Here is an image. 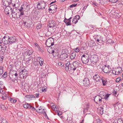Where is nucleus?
<instances>
[{
  "mask_svg": "<svg viewBox=\"0 0 123 123\" xmlns=\"http://www.w3.org/2000/svg\"><path fill=\"white\" fill-rule=\"evenodd\" d=\"M47 5V4L44 1L39 2L37 5V8L38 9H43L45 8V7Z\"/></svg>",
  "mask_w": 123,
  "mask_h": 123,
  "instance_id": "39448f33",
  "label": "nucleus"
},
{
  "mask_svg": "<svg viewBox=\"0 0 123 123\" xmlns=\"http://www.w3.org/2000/svg\"><path fill=\"white\" fill-rule=\"evenodd\" d=\"M11 12L12 13V16L14 18H19L21 16L19 12H16L14 11V10H11Z\"/></svg>",
  "mask_w": 123,
  "mask_h": 123,
  "instance_id": "1a4fd4ad",
  "label": "nucleus"
},
{
  "mask_svg": "<svg viewBox=\"0 0 123 123\" xmlns=\"http://www.w3.org/2000/svg\"><path fill=\"white\" fill-rule=\"evenodd\" d=\"M101 41H100V43H101L102 42L104 41L105 40V39L101 36Z\"/></svg>",
  "mask_w": 123,
  "mask_h": 123,
  "instance_id": "3c124183",
  "label": "nucleus"
},
{
  "mask_svg": "<svg viewBox=\"0 0 123 123\" xmlns=\"http://www.w3.org/2000/svg\"><path fill=\"white\" fill-rule=\"evenodd\" d=\"M83 84L85 86H87L89 85L90 82L89 80L87 78H85L83 80Z\"/></svg>",
  "mask_w": 123,
  "mask_h": 123,
  "instance_id": "f8f14e48",
  "label": "nucleus"
},
{
  "mask_svg": "<svg viewBox=\"0 0 123 123\" xmlns=\"http://www.w3.org/2000/svg\"><path fill=\"white\" fill-rule=\"evenodd\" d=\"M93 79L96 82L100 81V78L99 75L97 74H95L93 76Z\"/></svg>",
  "mask_w": 123,
  "mask_h": 123,
  "instance_id": "2eb2a0df",
  "label": "nucleus"
},
{
  "mask_svg": "<svg viewBox=\"0 0 123 123\" xmlns=\"http://www.w3.org/2000/svg\"><path fill=\"white\" fill-rule=\"evenodd\" d=\"M71 64H70L69 62L66 63L65 66L66 67L65 68V70L67 71H68L69 67L70 68V66Z\"/></svg>",
  "mask_w": 123,
  "mask_h": 123,
  "instance_id": "f3484780",
  "label": "nucleus"
},
{
  "mask_svg": "<svg viewBox=\"0 0 123 123\" xmlns=\"http://www.w3.org/2000/svg\"><path fill=\"white\" fill-rule=\"evenodd\" d=\"M42 91L43 92H45L46 91V90L45 88L44 87H43L42 89Z\"/></svg>",
  "mask_w": 123,
  "mask_h": 123,
  "instance_id": "864d4df0",
  "label": "nucleus"
},
{
  "mask_svg": "<svg viewBox=\"0 0 123 123\" xmlns=\"http://www.w3.org/2000/svg\"><path fill=\"white\" fill-rule=\"evenodd\" d=\"M38 58H39V63L40 64V66H42L43 65V63H44V61L43 60L41 59L40 57H39Z\"/></svg>",
  "mask_w": 123,
  "mask_h": 123,
  "instance_id": "bb28decb",
  "label": "nucleus"
},
{
  "mask_svg": "<svg viewBox=\"0 0 123 123\" xmlns=\"http://www.w3.org/2000/svg\"><path fill=\"white\" fill-rule=\"evenodd\" d=\"M74 49L75 51L77 53H78L79 52V47H77L75 49Z\"/></svg>",
  "mask_w": 123,
  "mask_h": 123,
  "instance_id": "37998d69",
  "label": "nucleus"
},
{
  "mask_svg": "<svg viewBox=\"0 0 123 123\" xmlns=\"http://www.w3.org/2000/svg\"><path fill=\"white\" fill-rule=\"evenodd\" d=\"M94 44V42L93 41L91 40L88 43V45L90 47H92Z\"/></svg>",
  "mask_w": 123,
  "mask_h": 123,
  "instance_id": "b1692460",
  "label": "nucleus"
},
{
  "mask_svg": "<svg viewBox=\"0 0 123 123\" xmlns=\"http://www.w3.org/2000/svg\"><path fill=\"white\" fill-rule=\"evenodd\" d=\"M35 45L36 49L37 50L40 48V47L37 43H35Z\"/></svg>",
  "mask_w": 123,
  "mask_h": 123,
  "instance_id": "e433bc0d",
  "label": "nucleus"
},
{
  "mask_svg": "<svg viewBox=\"0 0 123 123\" xmlns=\"http://www.w3.org/2000/svg\"><path fill=\"white\" fill-rule=\"evenodd\" d=\"M3 70L2 69H0V76L3 74Z\"/></svg>",
  "mask_w": 123,
  "mask_h": 123,
  "instance_id": "6e6d98bb",
  "label": "nucleus"
},
{
  "mask_svg": "<svg viewBox=\"0 0 123 123\" xmlns=\"http://www.w3.org/2000/svg\"><path fill=\"white\" fill-rule=\"evenodd\" d=\"M100 80V81H102V82L103 86H105L106 85V82L107 81L106 79L103 77Z\"/></svg>",
  "mask_w": 123,
  "mask_h": 123,
  "instance_id": "6ab92c4d",
  "label": "nucleus"
},
{
  "mask_svg": "<svg viewBox=\"0 0 123 123\" xmlns=\"http://www.w3.org/2000/svg\"><path fill=\"white\" fill-rule=\"evenodd\" d=\"M77 5V4H72L69 7L70 8H73L74 7H75Z\"/></svg>",
  "mask_w": 123,
  "mask_h": 123,
  "instance_id": "a18cd8bd",
  "label": "nucleus"
},
{
  "mask_svg": "<svg viewBox=\"0 0 123 123\" xmlns=\"http://www.w3.org/2000/svg\"><path fill=\"white\" fill-rule=\"evenodd\" d=\"M58 65L61 67L62 66H63V65H62V62H58Z\"/></svg>",
  "mask_w": 123,
  "mask_h": 123,
  "instance_id": "09e8293b",
  "label": "nucleus"
},
{
  "mask_svg": "<svg viewBox=\"0 0 123 123\" xmlns=\"http://www.w3.org/2000/svg\"><path fill=\"white\" fill-rule=\"evenodd\" d=\"M57 106H55V107H54V106L53 108H52V109L53 110H55V108L56 109H57Z\"/></svg>",
  "mask_w": 123,
  "mask_h": 123,
  "instance_id": "0e129e2a",
  "label": "nucleus"
},
{
  "mask_svg": "<svg viewBox=\"0 0 123 123\" xmlns=\"http://www.w3.org/2000/svg\"><path fill=\"white\" fill-rule=\"evenodd\" d=\"M120 77H118L117 79L116 80V82H118L121 80Z\"/></svg>",
  "mask_w": 123,
  "mask_h": 123,
  "instance_id": "8fccbe9b",
  "label": "nucleus"
},
{
  "mask_svg": "<svg viewBox=\"0 0 123 123\" xmlns=\"http://www.w3.org/2000/svg\"><path fill=\"white\" fill-rule=\"evenodd\" d=\"M110 66L108 65L107 66L105 65L103 66L102 68V70L105 73H109L111 71V70L109 68Z\"/></svg>",
  "mask_w": 123,
  "mask_h": 123,
  "instance_id": "0eeeda50",
  "label": "nucleus"
},
{
  "mask_svg": "<svg viewBox=\"0 0 123 123\" xmlns=\"http://www.w3.org/2000/svg\"><path fill=\"white\" fill-rule=\"evenodd\" d=\"M7 38V37H6L5 36L3 37L2 39V42L5 44H7L9 43V42H9L8 37V39Z\"/></svg>",
  "mask_w": 123,
  "mask_h": 123,
  "instance_id": "4468645a",
  "label": "nucleus"
},
{
  "mask_svg": "<svg viewBox=\"0 0 123 123\" xmlns=\"http://www.w3.org/2000/svg\"><path fill=\"white\" fill-rule=\"evenodd\" d=\"M26 21H23V23L27 27H29L30 26V24H29L28 22H27Z\"/></svg>",
  "mask_w": 123,
  "mask_h": 123,
  "instance_id": "7c9ffc66",
  "label": "nucleus"
},
{
  "mask_svg": "<svg viewBox=\"0 0 123 123\" xmlns=\"http://www.w3.org/2000/svg\"><path fill=\"white\" fill-rule=\"evenodd\" d=\"M54 44V40L52 38H49L46 42V44L47 47L50 48L51 46L53 45Z\"/></svg>",
  "mask_w": 123,
  "mask_h": 123,
  "instance_id": "7ed1b4c3",
  "label": "nucleus"
},
{
  "mask_svg": "<svg viewBox=\"0 0 123 123\" xmlns=\"http://www.w3.org/2000/svg\"><path fill=\"white\" fill-rule=\"evenodd\" d=\"M31 109L33 110V111H35V110L36 111V110H36V109L35 108H34V107H33V106H31Z\"/></svg>",
  "mask_w": 123,
  "mask_h": 123,
  "instance_id": "052dcab7",
  "label": "nucleus"
},
{
  "mask_svg": "<svg viewBox=\"0 0 123 123\" xmlns=\"http://www.w3.org/2000/svg\"><path fill=\"white\" fill-rule=\"evenodd\" d=\"M110 94H109L108 93H107L105 94L104 97V98H105L106 100H107V98L109 97Z\"/></svg>",
  "mask_w": 123,
  "mask_h": 123,
  "instance_id": "c9c22d12",
  "label": "nucleus"
},
{
  "mask_svg": "<svg viewBox=\"0 0 123 123\" xmlns=\"http://www.w3.org/2000/svg\"><path fill=\"white\" fill-rule=\"evenodd\" d=\"M64 22L65 23L66 25H71V22H69L68 21L67 19L65 18L64 20Z\"/></svg>",
  "mask_w": 123,
  "mask_h": 123,
  "instance_id": "4be33fe9",
  "label": "nucleus"
},
{
  "mask_svg": "<svg viewBox=\"0 0 123 123\" xmlns=\"http://www.w3.org/2000/svg\"><path fill=\"white\" fill-rule=\"evenodd\" d=\"M86 107V109L87 111H88L89 110V104H88L87 105Z\"/></svg>",
  "mask_w": 123,
  "mask_h": 123,
  "instance_id": "bf43d9fd",
  "label": "nucleus"
},
{
  "mask_svg": "<svg viewBox=\"0 0 123 123\" xmlns=\"http://www.w3.org/2000/svg\"><path fill=\"white\" fill-rule=\"evenodd\" d=\"M28 72L27 70L25 69H23L20 72L19 75L20 76H22L23 78H25L27 76Z\"/></svg>",
  "mask_w": 123,
  "mask_h": 123,
  "instance_id": "6e6552de",
  "label": "nucleus"
},
{
  "mask_svg": "<svg viewBox=\"0 0 123 123\" xmlns=\"http://www.w3.org/2000/svg\"><path fill=\"white\" fill-rule=\"evenodd\" d=\"M112 40L111 39H110L108 40L107 41V42H108V43H110L112 42Z\"/></svg>",
  "mask_w": 123,
  "mask_h": 123,
  "instance_id": "69168bd1",
  "label": "nucleus"
},
{
  "mask_svg": "<svg viewBox=\"0 0 123 123\" xmlns=\"http://www.w3.org/2000/svg\"><path fill=\"white\" fill-rule=\"evenodd\" d=\"M9 78L13 82H14L16 80V78H14L13 79L11 77H10V76H9Z\"/></svg>",
  "mask_w": 123,
  "mask_h": 123,
  "instance_id": "79ce46f5",
  "label": "nucleus"
},
{
  "mask_svg": "<svg viewBox=\"0 0 123 123\" xmlns=\"http://www.w3.org/2000/svg\"><path fill=\"white\" fill-rule=\"evenodd\" d=\"M90 60L91 62L93 64H94L98 62L99 59L98 55H94L91 56Z\"/></svg>",
  "mask_w": 123,
  "mask_h": 123,
  "instance_id": "20e7f679",
  "label": "nucleus"
},
{
  "mask_svg": "<svg viewBox=\"0 0 123 123\" xmlns=\"http://www.w3.org/2000/svg\"><path fill=\"white\" fill-rule=\"evenodd\" d=\"M33 52V51L31 49H25V54L26 55H31Z\"/></svg>",
  "mask_w": 123,
  "mask_h": 123,
  "instance_id": "ddd939ff",
  "label": "nucleus"
},
{
  "mask_svg": "<svg viewBox=\"0 0 123 123\" xmlns=\"http://www.w3.org/2000/svg\"><path fill=\"white\" fill-rule=\"evenodd\" d=\"M3 59V56H2V57H0V61H2Z\"/></svg>",
  "mask_w": 123,
  "mask_h": 123,
  "instance_id": "774afa93",
  "label": "nucleus"
},
{
  "mask_svg": "<svg viewBox=\"0 0 123 123\" xmlns=\"http://www.w3.org/2000/svg\"><path fill=\"white\" fill-rule=\"evenodd\" d=\"M10 101L13 103H15L17 101V100H16L14 99L11 98H10Z\"/></svg>",
  "mask_w": 123,
  "mask_h": 123,
  "instance_id": "72a5a7b5",
  "label": "nucleus"
},
{
  "mask_svg": "<svg viewBox=\"0 0 123 123\" xmlns=\"http://www.w3.org/2000/svg\"><path fill=\"white\" fill-rule=\"evenodd\" d=\"M62 114V112L60 111H59L58 112H57V114L58 116H60Z\"/></svg>",
  "mask_w": 123,
  "mask_h": 123,
  "instance_id": "5fc2aeb1",
  "label": "nucleus"
},
{
  "mask_svg": "<svg viewBox=\"0 0 123 123\" xmlns=\"http://www.w3.org/2000/svg\"><path fill=\"white\" fill-rule=\"evenodd\" d=\"M47 75L46 74L43 73L42 74L41 77L43 78H45Z\"/></svg>",
  "mask_w": 123,
  "mask_h": 123,
  "instance_id": "4c0bfd02",
  "label": "nucleus"
},
{
  "mask_svg": "<svg viewBox=\"0 0 123 123\" xmlns=\"http://www.w3.org/2000/svg\"><path fill=\"white\" fill-rule=\"evenodd\" d=\"M19 11L20 12V14L21 15V16H22V15H23L24 14L23 10H21L20 8L19 9Z\"/></svg>",
  "mask_w": 123,
  "mask_h": 123,
  "instance_id": "f704fd0d",
  "label": "nucleus"
},
{
  "mask_svg": "<svg viewBox=\"0 0 123 123\" xmlns=\"http://www.w3.org/2000/svg\"><path fill=\"white\" fill-rule=\"evenodd\" d=\"M38 50H39L40 51L42 52H43V50L42 47H40V48H39L38 49Z\"/></svg>",
  "mask_w": 123,
  "mask_h": 123,
  "instance_id": "a19ab883",
  "label": "nucleus"
},
{
  "mask_svg": "<svg viewBox=\"0 0 123 123\" xmlns=\"http://www.w3.org/2000/svg\"><path fill=\"white\" fill-rule=\"evenodd\" d=\"M23 106L25 108L27 109H31V106L27 103L24 104Z\"/></svg>",
  "mask_w": 123,
  "mask_h": 123,
  "instance_id": "412c9836",
  "label": "nucleus"
},
{
  "mask_svg": "<svg viewBox=\"0 0 123 123\" xmlns=\"http://www.w3.org/2000/svg\"><path fill=\"white\" fill-rule=\"evenodd\" d=\"M0 123H7V122L6 120L2 119L1 121H0Z\"/></svg>",
  "mask_w": 123,
  "mask_h": 123,
  "instance_id": "473e14b6",
  "label": "nucleus"
},
{
  "mask_svg": "<svg viewBox=\"0 0 123 123\" xmlns=\"http://www.w3.org/2000/svg\"><path fill=\"white\" fill-rule=\"evenodd\" d=\"M62 53V54L60 55V58L61 60L66 61L68 60V55L66 53Z\"/></svg>",
  "mask_w": 123,
  "mask_h": 123,
  "instance_id": "423d86ee",
  "label": "nucleus"
},
{
  "mask_svg": "<svg viewBox=\"0 0 123 123\" xmlns=\"http://www.w3.org/2000/svg\"><path fill=\"white\" fill-rule=\"evenodd\" d=\"M117 122L118 123H123V121L122 120L120 119H119L117 120Z\"/></svg>",
  "mask_w": 123,
  "mask_h": 123,
  "instance_id": "c03bdc74",
  "label": "nucleus"
},
{
  "mask_svg": "<svg viewBox=\"0 0 123 123\" xmlns=\"http://www.w3.org/2000/svg\"><path fill=\"white\" fill-rule=\"evenodd\" d=\"M4 24L6 25H8V23L5 20L4 21Z\"/></svg>",
  "mask_w": 123,
  "mask_h": 123,
  "instance_id": "e2e57ef3",
  "label": "nucleus"
},
{
  "mask_svg": "<svg viewBox=\"0 0 123 123\" xmlns=\"http://www.w3.org/2000/svg\"><path fill=\"white\" fill-rule=\"evenodd\" d=\"M117 1V0H111V2L112 3H116Z\"/></svg>",
  "mask_w": 123,
  "mask_h": 123,
  "instance_id": "13d9d810",
  "label": "nucleus"
},
{
  "mask_svg": "<svg viewBox=\"0 0 123 123\" xmlns=\"http://www.w3.org/2000/svg\"><path fill=\"white\" fill-rule=\"evenodd\" d=\"M6 94H5L4 95L3 94V96H4V98L5 99H6Z\"/></svg>",
  "mask_w": 123,
  "mask_h": 123,
  "instance_id": "338daca9",
  "label": "nucleus"
},
{
  "mask_svg": "<svg viewBox=\"0 0 123 123\" xmlns=\"http://www.w3.org/2000/svg\"><path fill=\"white\" fill-rule=\"evenodd\" d=\"M7 74V72H5L4 74L2 75V77H3L4 78H6V75Z\"/></svg>",
  "mask_w": 123,
  "mask_h": 123,
  "instance_id": "58836bf2",
  "label": "nucleus"
},
{
  "mask_svg": "<svg viewBox=\"0 0 123 123\" xmlns=\"http://www.w3.org/2000/svg\"><path fill=\"white\" fill-rule=\"evenodd\" d=\"M39 93H37V94H35V96L37 98H38L39 97Z\"/></svg>",
  "mask_w": 123,
  "mask_h": 123,
  "instance_id": "680f3d73",
  "label": "nucleus"
},
{
  "mask_svg": "<svg viewBox=\"0 0 123 123\" xmlns=\"http://www.w3.org/2000/svg\"><path fill=\"white\" fill-rule=\"evenodd\" d=\"M0 107L3 110H6L7 108L5 107L4 105H3L2 104H1L0 105Z\"/></svg>",
  "mask_w": 123,
  "mask_h": 123,
  "instance_id": "c756f323",
  "label": "nucleus"
},
{
  "mask_svg": "<svg viewBox=\"0 0 123 123\" xmlns=\"http://www.w3.org/2000/svg\"><path fill=\"white\" fill-rule=\"evenodd\" d=\"M8 41L9 44H12L15 43L16 40V38L15 37H8Z\"/></svg>",
  "mask_w": 123,
  "mask_h": 123,
  "instance_id": "9d476101",
  "label": "nucleus"
},
{
  "mask_svg": "<svg viewBox=\"0 0 123 123\" xmlns=\"http://www.w3.org/2000/svg\"><path fill=\"white\" fill-rule=\"evenodd\" d=\"M101 36L100 35H97L95 37V39L96 40L97 42L100 43V41H101Z\"/></svg>",
  "mask_w": 123,
  "mask_h": 123,
  "instance_id": "dca6fc26",
  "label": "nucleus"
},
{
  "mask_svg": "<svg viewBox=\"0 0 123 123\" xmlns=\"http://www.w3.org/2000/svg\"><path fill=\"white\" fill-rule=\"evenodd\" d=\"M102 98L99 95H97L95 97L94 100L95 103H97L98 102L102 101Z\"/></svg>",
  "mask_w": 123,
  "mask_h": 123,
  "instance_id": "9b49d317",
  "label": "nucleus"
},
{
  "mask_svg": "<svg viewBox=\"0 0 123 123\" xmlns=\"http://www.w3.org/2000/svg\"><path fill=\"white\" fill-rule=\"evenodd\" d=\"M53 23L52 25V24L50 23L49 24V27H54L55 26V23Z\"/></svg>",
  "mask_w": 123,
  "mask_h": 123,
  "instance_id": "49530a36",
  "label": "nucleus"
},
{
  "mask_svg": "<svg viewBox=\"0 0 123 123\" xmlns=\"http://www.w3.org/2000/svg\"><path fill=\"white\" fill-rule=\"evenodd\" d=\"M78 22V20L75 18H74L72 20V22L76 24Z\"/></svg>",
  "mask_w": 123,
  "mask_h": 123,
  "instance_id": "2f4dec72",
  "label": "nucleus"
},
{
  "mask_svg": "<svg viewBox=\"0 0 123 123\" xmlns=\"http://www.w3.org/2000/svg\"><path fill=\"white\" fill-rule=\"evenodd\" d=\"M103 106H102L98 108V112L101 114H102L103 113Z\"/></svg>",
  "mask_w": 123,
  "mask_h": 123,
  "instance_id": "a211bd4d",
  "label": "nucleus"
},
{
  "mask_svg": "<svg viewBox=\"0 0 123 123\" xmlns=\"http://www.w3.org/2000/svg\"><path fill=\"white\" fill-rule=\"evenodd\" d=\"M28 18H29L28 16H24V17L23 18L22 21H28ZM29 22H31V21L29 20Z\"/></svg>",
  "mask_w": 123,
  "mask_h": 123,
  "instance_id": "a878e982",
  "label": "nucleus"
},
{
  "mask_svg": "<svg viewBox=\"0 0 123 123\" xmlns=\"http://www.w3.org/2000/svg\"><path fill=\"white\" fill-rule=\"evenodd\" d=\"M76 54L75 53H72L71 55L70 58L71 60L74 59L76 56Z\"/></svg>",
  "mask_w": 123,
  "mask_h": 123,
  "instance_id": "5701e85b",
  "label": "nucleus"
},
{
  "mask_svg": "<svg viewBox=\"0 0 123 123\" xmlns=\"http://www.w3.org/2000/svg\"><path fill=\"white\" fill-rule=\"evenodd\" d=\"M81 59L83 63L86 64L88 63L90 60L89 55L87 54L83 55L81 57Z\"/></svg>",
  "mask_w": 123,
  "mask_h": 123,
  "instance_id": "f257e3e1",
  "label": "nucleus"
},
{
  "mask_svg": "<svg viewBox=\"0 0 123 123\" xmlns=\"http://www.w3.org/2000/svg\"><path fill=\"white\" fill-rule=\"evenodd\" d=\"M50 49H51V51H52L51 52V53H54L55 52V51L54 50V49L53 48H50Z\"/></svg>",
  "mask_w": 123,
  "mask_h": 123,
  "instance_id": "603ef678",
  "label": "nucleus"
},
{
  "mask_svg": "<svg viewBox=\"0 0 123 123\" xmlns=\"http://www.w3.org/2000/svg\"><path fill=\"white\" fill-rule=\"evenodd\" d=\"M74 18H75L77 20H79L80 18V17L79 15H76L75 16Z\"/></svg>",
  "mask_w": 123,
  "mask_h": 123,
  "instance_id": "de8ad7c7",
  "label": "nucleus"
},
{
  "mask_svg": "<svg viewBox=\"0 0 123 123\" xmlns=\"http://www.w3.org/2000/svg\"><path fill=\"white\" fill-rule=\"evenodd\" d=\"M117 71H114L115 73L113 72V74H115L116 75H118L120 73H121L122 72L121 70H118L117 71Z\"/></svg>",
  "mask_w": 123,
  "mask_h": 123,
  "instance_id": "c85d7f7f",
  "label": "nucleus"
},
{
  "mask_svg": "<svg viewBox=\"0 0 123 123\" xmlns=\"http://www.w3.org/2000/svg\"><path fill=\"white\" fill-rule=\"evenodd\" d=\"M31 95H28L26 96V97L27 98H31Z\"/></svg>",
  "mask_w": 123,
  "mask_h": 123,
  "instance_id": "4d7b16f0",
  "label": "nucleus"
},
{
  "mask_svg": "<svg viewBox=\"0 0 123 123\" xmlns=\"http://www.w3.org/2000/svg\"><path fill=\"white\" fill-rule=\"evenodd\" d=\"M80 63L76 61L74 62L70 66V69L74 71H75L77 68L79 67Z\"/></svg>",
  "mask_w": 123,
  "mask_h": 123,
  "instance_id": "f03ea898",
  "label": "nucleus"
},
{
  "mask_svg": "<svg viewBox=\"0 0 123 123\" xmlns=\"http://www.w3.org/2000/svg\"><path fill=\"white\" fill-rule=\"evenodd\" d=\"M50 7L52 8L53 10L55 11L57 9V6L55 4H53L50 6Z\"/></svg>",
  "mask_w": 123,
  "mask_h": 123,
  "instance_id": "393cba45",
  "label": "nucleus"
},
{
  "mask_svg": "<svg viewBox=\"0 0 123 123\" xmlns=\"http://www.w3.org/2000/svg\"><path fill=\"white\" fill-rule=\"evenodd\" d=\"M36 111L39 113H43V114L44 113V112H45L44 109H42L41 108V107L38 110H36Z\"/></svg>",
  "mask_w": 123,
  "mask_h": 123,
  "instance_id": "aec40b11",
  "label": "nucleus"
},
{
  "mask_svg": "<svg viewBox=\"0 0 123 123\" xmlns=\"http://www.w3.org/2000/svg\"><path fill=\"white\" fill-rule=\"evenodd\" d=\"M96 122V123H102V121L98 118L97 119Z\"/></svg>",
  "mask_w": 123,
  "mask_h": 123,
  "instance_id": "ea45409f",
  "label": "nucleus"
},
{
  "mask_svg": "<svg viewBox=\"0 0 123 123\" xmlns=\"http://www.w3.org/2000/svg\"><path fill=\"white\" fill-rule=\"evenodd\" d=\"M2 51L3 52H5L6 48V46L3 45V46H1V47Z\"/></svg>",
  "mask_w": 123,
  "mask_h": 123,
  "instance_id": "cd10ccee",
  "label": "nucleus"
}]
</instances>
